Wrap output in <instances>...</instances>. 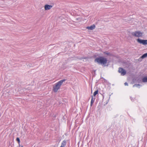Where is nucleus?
Here are the masks:
<instances>
[{"instance_id": "nucleus-1", "label": "nucleus", "mask_w": 147, "mask_h": 147, "mask_svg": "<svg viewBox=\"0 0 147 147\" xmlns=\"http://www.w3.org/2000/svg\"><path fill=\"white\" fill-rule=\"evenodd\" d=\"M65 81V79L61 80L55 84L53 87V90L54 92H57L62 84L63 82Z\"/></svg>"}, {"instance_id": "nucleus-2", "label": "nucleus", "mask_w": 147, "mask_h": 147, "mask_svg": "<svg viewBox=\"0 0 147 147\" xmlns=\"http://www.w3.org/2000/svg\"><path fill=\"white\" fill-rule=\"evenodd\" d=\"M95 62H97L99 64L105 65L107 61L106 58L103 57H100L96 58L94 60Z\"/></svg>"}, {"instance_id": "nucleus-3", "label": "nucleus", "mask_w": 147, "mask_h": 147, "mask_svg": "<svg viewBox=\"0 0 147 147\" xmlns=\"http://www.w3.org/2000/svg\"><path fill=\"white\" fill-rule=\"evenodd\" d=\"M143 33L140 31H137L132 32L131 33V36L136 37H140L143 34Z\"/></svg>"}, {"instance_id": "nucleus-4", "label": "nucleus", "mask_w": 147, "mask_h": 147, "mask_svg": "<svg viewBox=\"0 0 147 147\" xmlns=\"http://www.w3.org/2000/svg\"><path fill=\"white\" fill-rule=\"evenodd\" d=\"M118 72L119 73H121V75L122 76H124L126 74V71L123 68L121 67L119 68Z\"/></svg>"}, {"instance_id": "nucleus-5", "label": "nucleus", "mask_w": 147, "mask_h": 147, "mask_svg": "<svg viewBox=\"0 0 147 147\" xmlns=\"http://www.w3.org/2000/svg\"><path fill=\"white\" fill-rule=\"evenodd\" d=\"M137 41L140 44H142L143 45L147 44V40H142L140 39H137Z\"/></svg>"}, {"instance_id": "nucleus-6", "label": "nucleus", "mask_w": 147, "mask_h": 147, "mask_svg": "<svg viewBox=\"0 0 147 147\" xmlns=\"http://www.w3.org/2000/svg\"><path fill=\"white\" fill-rule=\"evenodd\" d=\"M53 7L51 5H50L48 4L45 5L44 6L45 9V10H47L51 9Z\"/></svg>"}, {"instance_id": "nucleus-7", "label": "nucleus", "mask_w": 147, "mask_h": 147, "mask_svg": "<svg viewBox=\"0 0 147 147\" xmlns=\"http://www.w3.org/2000/svg\"><path fill=\"white\" fill-rule=\"evenodd\" d=\"M95 28V26L94 24H93L92 25L89 26H88L86 27V28L87 29H88L89 30H93Z\"/></svg>"}, {"instance_id": "nucleus-8", "label": "nucleus", "mask_w": 147, "mask_h": 147, "mask_svg": "<svg viewBox=\"0 0 147 147\" xmlns=\"http://www.w3.org/2000/svg\"><path fill=\"white\" fill-rule=\"evenodd\" d=\"M95 99V98H93V96H92L91 101V103H90V106L91 107L92 106L94 102Z\"/></svg>"}, {"instance_id": "nucleus-9", "label": "nucleus", "mask_w": 147, "mask_h": 147, "mask_svg": "<svg viewBox=\"0 0 147 147\" xmlns=\"http://www.w3.org/2000/svg\"><path fill=\"white\" fill-rule=\"evenodd\" d=\"M66 141L65 140H64L61 143V146H62V147H65L66 146Z\"/></svg>"}, {"instance_id": "nucleus-10", "label": "nucleus", "mask_w": 147, "mask_h": 147, "mask_svg": "<svg viewBox=\"0 0 147 147\" xmlns=\"http://www.w3.org/2000/svg\"><path fill=\"white\" fill-rule=\"evenodd\" d=\"M146 57H147V53L144 54L141 57H140L139 59H143Z\"/></svg>"}, {"instance_id": "nucleus-11", "label": "nucleus", "mask_w": 147, "mask_h": 147, "mask_svg": "<svg viewBox=\"0 0 147 147\" xmlns=\"http://www.w3.org/2000/svg\"><path fill=\"white\" fill-rule=\"evenodd\" d=\"M142 81L143 82H147V77H145L142 79Z\"/></svg>"}, {"instance_id": "nucleus-12", "label": "nucleus", "mask_w": 147, "mask_h": 147, "mask_svg": "<svg viewBox=\"0 0 147 147\" xmlns=\"http://www.w3.org/2000/svg\"><path fill=\"white\" fill-rule=\"evenodd\" d=\"M98 90H96L95 91L94 93L93 94V96H95L98 93Z\"/></svg>"}, {"instance_id": "nucleus-13", "label": "nucleus", "mask_w": 147, "mask_h": 147, "mask_svg": "<svg viewBox=\"0 0 147 147\" xmlns=\"http://www.w3.org/2000/svg\"><path fill=\"white\" fill-rule=\"evenodd\" d=\"M141 86V85H140L139 84H135L133 86V87H136L139 88L140 87H139V86Z\"/></svg>"}, {"instance_id": "nucleus-14", "label": "nucleus", "mask_w": 147, "mask_h": 147, "mask_svg": "<svg viewBox=\"0 0 147 147\" xmlns=\"http://www.w3.org/2000/svg\"><path fill=\"white\" fill-rule=\"evenodd\" d=\"M16 140L19 143L20 142V139L19 138H17L16 139Z\"/></svg>"}, {"instance_id": "nucleus-15", "label": "nucleus", "mask_w": 147, "mask_h": 147, "mask_svg": "<svg viewBox=\"0 0 147 147\" xmlns=\"http://www.w3.org/2000/svg\"><path fill=\"white\" fill-rule=\"evenodd\" d=\"M124 85L125 86H128V84L127 82H126L125 83Z\"/></svg>"}, {"instance_id": "nucleus-16", "label": "nucleus", "mask_w": 147, "mask_h": 147, "mask_svg": "<svg viewBox=\"0 0 147 147\" xmlns=\"http://www.w3.org/2000/svg\"><path fill=\"white\" fill-rule=\"evenodd\" d=\"M130 98L131 99V101H134V99H133L131 97H130Z\"/></svg>"}, {"instance_id": "nucleus-17", "label": "nucleus", "mask_w": 147, "mask_h": 147, "mask_svg": "<svg viewBox=\"0 0 147 147\" xmlns=\"http://www.w3.org/2000/svg\"><path fill=\"white\" fill-rule=\"evenodd\" d=\"M19 147H23L22 146H21L20 145H19Z\"/></svg>"}]
</instances>
